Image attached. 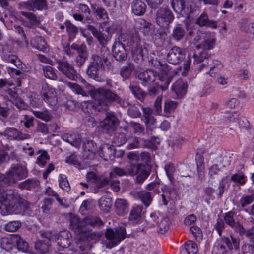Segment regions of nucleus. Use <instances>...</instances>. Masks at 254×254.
<instances>
[{"mask_svg":"<svg viewBox=\"0 0 254 254\" xmlns=\"http://www.w3.org/2000/svg\"><path fill=\"white\" fill-rule=\"evenodd\" d=\"M178 103L171 100H167L165 102L164 112L165 116L168 117L173 113L177 107Z\"/></svg>","mask_w":254,"mask_h":254,"instance_id":"4c0bfd02","label":"nucleus"},{"mask_svg":"<svg viewBox=\"0 0 254 254\" xmlns=\"http://www.w3.org/2000/svg\"><path fill=\"white\" fill-rule=\"evenodd\" d=\"M185 34V31L183 28L179 26H176L174 28L172 33V37L173 38L179 41L182 39Z\"/></svg>","mask_w":254,"mask_h":254,"instance_id":"6e6d98bb","label":"nucleus"},{"mask_svg":"<svg viewBox=\"0 0 254 254\" xmlns=\"http://www.w3.org/2000/svg\"><path fill=\"white\" fill-rule=\"evenodd\" d=\"M113 54L115 59L118 61L125 60L127 54L125 47L120 41H116L112 48Z\"/></svg>","mask_w":254,"mask_h":254,"instance_id":"b1692460","label":"nucleus"},{"mask_svg":"<svg viewBox=\"0 0 254 254\" xmlns=\"http://www.w3.org/2000/svg\"><path fill=\"white\" fill-rule=\"evenodd\" d=\"M157 73L153 70H147L140 72L138 75L139 80L142 81V84L144 86H150L149 91L151 94L155 95L160 86L156 84L158 81L157 80Z\"/></svg>","mask_w":254,"mask_h":254,"instance_id":"39448f33","label":"nucleus"},{"mask_svg":"<svg viewBox=\"0 0 254 254\" xmlns=\"http://www.w3.org/2000/svg\"><path fill=\"white\" fill-rule=\"evenodd\" d=\"M32 112L37 118H38L44 121L48 122L51 119L50 114L47 111H33Z\"/></svg>","mask_w":254,"mask_h":254,"instance_id":"4d7b16f0","label":"nucleus"},{"mask_svg":"<svg viewBox=\"0 0 254 254\" xmlns=\"http://www.w3.org/2000/svg\"><path fill=\"white\" fill-rule=\"evenodd\" d=\"M174 16L167 8H160L156 13V22L161 27H166L173 20Z\"/></svg>","mask_w":254,"mask_h":254,"instance_id":"1a4fd4ad","label":"nucleus"},{"mask_svg":"<svg viewBox=\"0 0 254 254\" xmlns=\"http://www.w3.org/2000/svg\"><path fill=\"white\" fill-rule=\"evenodd\" d=\"M97 154L105 160L109 158H114L115 156L114 146L110 144H103L98 150Z\"/></svg>","mask_w":254,"mask_h":254,"instance_id":"aec40b11","label":"nucleus"},{"mask_svg":"<svg viewBox=\"0 0 254 254\" xmlns=\"http://www.w3.org/2000/svg\"><path fill=\"white\" fill-rule=\"evenodd\" d=\"M143 207L141 206H133L130 212L129 220L133 223H137L141 218L143 213Z\"/></svg>","mask_w":254,"mask_h":254,"instance_id":"473e14b6","label":"nucleus"},{"mask_svg":"<svg viewBox=\"0 0 254 254\" xmlns=\"http://www.w3.org/2000/svg\"><path fill=\"white\" fill-rule=\"evenodd\" d=\"M38 181L35 178L28 179L20 183L19 186L21 189H30L39 185Z\"/></svg>","mask_w":254,"mask_h":254,"instance_id":"a19ab883","label":"nucleus"},{"mask_svg":"<svg viewBox=\"0 0 254 254\" xmlns=\"http://www.w3.org/2000/svg\"><path fill=\"white\" fill-rule=\"evenodd\" d=\"M93 11L100 19L103 20L108 19V14L103 8L98 6L95 7L94 8Z\"/></svg>","mask_w":254,"mask_h":254,"instance_id":"774afa93","label":"nucleus"},{"mask_svg":"<svg viewBox=\"0 0 254 254\" xmlns=\"http://www.w3.org/2000/svg\"><path fill=\"white\" fill-rule=\"evenodd\" d=\"M31 4L33 9L36 10H42L46 7L45 0H32Z\"/></svg>","mask_w":254,"mask_h":254,"instance_id":"69168bd1","label":"nucleus"},{"mask_svg":"<svg viewBox=\"0 0 254 254\" xmlns=\"http://www.w3.org/2000/svg\"><path fill=\"white\" fill-rule=\"evenodd\" d=\"M28 208L27 202L22 201L17 193L11 191L7 192L0 188V213L1 215L24 213Z\"/></svg>","mask_w":254,"mask_h":254,"instance_id":"f03ea898","label":"nucleus"},{"mask_svg":"<svg viewBox=\"0 0 254 254\" xmlns=\"http://www.w3.org/2000/svg\"><path fill=\"white\" fill-rule=\"evenodd\" d=\"M85 228H89V226H100L102 224V222L100 218L97 217H88L84 218Z\"/></svg>","mask_w":254,"mask_h":254,"instance_id":"37998d69","label":"nucleus"},{"mask_svg":"<svg viewBox=\"0 0 254 254\" xmlns=\"http://www.w3.org/2000/svg\"><path fill=\"white\" fill-rule=\"evenodd\" d=\"M2 57L5 61L13 64L18 69L23 71V68L24 65L22 64L21 61L18 58L16 55L11 54H5L2 55Z\"/></svg>","mask_w":254,"mask_h":254,"instance_id":"72a5a7b5","label":"nucleus"},{"mask_svg":"<svg viewBox=\"0 0 254 254\" xmlns=\"http://www.w3.org/2000/svg\"><path fill=\"white\" fill-rule=\"evenodd\" d=\"M140 29L143 34L147 36H152L155 30L153 26L145 20H141Z\"/></svg>","mask_w":254,"mask_h":254,"instance_id":"ea45409f","label":"nucleus"},{"mask_svg":"<svg viewBox=\"0 0 254 254\" xmlns=\"http://www.w3.org/2000/svg\"><path fill=\"white\" fill-rule=\"evenodd\" d=\"M66 31L70 39L74 38L78 32V28L69 21L65 22Z\"/></svg>","mask_w":254,"mask_h":254,"instance_id":"49530a36","label":"nucleus"},{"mask_svg":"<svg viewBox=\"0 0 254 254\" xmlns=\"http://www.w3.org/2000/svg\"><path fill=\"white\" fill-rule=\"evenodd\" d=\"M10 149L8 145L6 144L0 147V163L6 161L8 158V151Z\"/></svg>","mask_w":254,"mask_h":254,"instance_id":"5fc2aeb1","label":"nucleus"},{"mask_svg":"<svg viewBox=\"0 0 254 254\" xmlns=\"http://www.w3.org/2000/svg\"><path fill=\"white\" fill-rule=\"evenodd\" d=\"M225 222L232 227L237 228L241 234H245L248 237L252 236L254 233V229L251 230H245L244 228L239 224L236 223L233 218V213L232 212H229L225 214L224 217Z\"/></svg>","mask_w":254,"mask_h":254,"instance_id":"6ab92c4d","label":"nucleus"},{"mask_svg":"<svg viewBox=\"0 0 254 254\" xmlns=\"http://www.w3.org/2000/svg\"><path fill=\"white\" fill-rule=\"evenodd\" d=\"M145 4L140 0H134L131 3L132 12L137 16L143 15L146 11Z\"/></svg>","mask_w":254,"mask_h":254,"instance_id":"c756f323","label":"nucleus"},{"mask_svg":"<svg viewBox=\"0 0 254 254\" xmlns=\"http://www.w3.org/2000/svg\"><path fill=\"white\" fill-rule=\"evenodd\" d=\"M202 36H205L201 44L196 45L198 49L203 48L206 50H211L214 48L216 43V38L214 34L207 33L202 34Z\"/></svg>","mask_w":254,"mask_h":254,"instance_id":"4be33fe9","label":"nucleus"},{"mask_svg":"<svg viewBox=\"0 0 254 254\" xmlns=\"http://www.w3.org/2000/svg\"><path fill=\"white\" fill-rule=\"evenodd\" d=\"M2 134L9 140H22L29 139L31 137L30 134L19 132L14 128H7Z\"/></svg>","mask_w":254,"mask_h":254,"instance_id":"f3484780","label":"nucleus"},{"mask_svg":"<svg viewBox=\"0 0 254 254\" xmlns=\"http://www.w3.org/2000/svg\"><path fill=\"white\" fill-rule=\"evenodd\" d=\"M129 89L134 96L138 99L141 100L143 97L144 92L141 90L137 83L131 82L129 85Z\"/></svg>","mask_w":254,"mask_h":254,"instance_id":"79ce46f5","label":"nucleus"},{"mask_svg":"<svg viewBox=\"0 0 254 254\" xmlns=\"http://www.w3.org/2000/svg\"><path fill=\"white\" fill-rule=\"evenodd\" d=\"M26 168L20 165H12L7 172L10 184L22 179L27 176Z\"/></svg>","mask_w":254,"mask_h":254,"instance_id":"6e6552de","label":"nucleus"},{"mask_svg":"<svg viewBox=\"0 0 254 254\" xmlns=\"http://www.w3.org/2000/svg\"><path fill=\"white\" fill-rule=\"evenodd\" d=\"M130 43L132 51L140 54L141 56L147 53V50L145 47L144 49L142 48L140 38L138 33H133L130 36Z\"/></svg>","mask_w":254,"mask_h":254,"instance_id":"412c9836","label":"nucleus"},{"mask_svg":"<svg viewBox=\"0 0 254 254\" xmlns=\"http://www.w3.org/2000/svg\"><path fill=\"white\" fill-rule=\"evenodd\" d=\"M133 69L134 67L130 64L124 66L121 70V75L125 79L127 78L131 75Z\"/></svg>","mask_w":254,"mask_h":254,"instance_id":"bf43d9fd","label":"nucleus"},{"mask_svg":"<svg viewBox=\"0 0 254 254\" xmlns=\"http://www.w3.org/2000/svg\"><path fill=\"white\" fill-rule=\"evenodd\" d=\"M7 98L9 101L11 102L18 108L24 110L27 108V105L23 100L18 97L15 92L10 90L8 91Z\"/></svg>","mask_w":254,"mask_h":254,"instance_id":"cd10ccee","label":"nucleus"},{"mask_svg":"<svg viewBox=\"0 0 254 254\" xmlns=\"http://www.w3.org/2000/svg\"><path fill=\"white\" fill-rule=\"evenodd\" d=\"M119 121L114 114L111 112H107L104 120L100 123V127L108 133L114 132Z\"/></svg>","mask_w":254,"mask_h":254,"instance_id":"9d476101","label":"nucleus"},{"mask_svg":"<svg viewBox=\"0 0 254 254\" xmlns=\"http://www.w3.org/2000/svg\"><path fill=\"white\" fill-rule=\"evenodd\" d=\"M138 196L142 203L148 206L151 202L152 197L150 192L145 190L141 191L138 193Z\"/></svg>","mask_w":254,"mask_h":254,"instance_id":"a18cd8bd","label":"nucleus"},{"mask_svg":"<svg viewBox=\"0 0 254 254\" xmlns=\"http://www.w3.org/2000/svg\"><path fill=\"white\" fill-rule=\"evenodd\" d=\"M116 212L119 215H122L128 212V204L124 199H117L115 202Z\"/></svg>","mask_w":254,"mask_h":254,"instance_id":"2f4dec72","label":"nucleus"},{"mask_svg":"<svg viewBox=\"0 0 254 254\" xmlns=\"http://www.w3.org/2000/svg\"><path fill=\"white\" fill-rule=\"evenodd\" d=\"M191 63V54L190 53L183 64V71L181 74L182 76H186L188 74L190 68Z\"/></svg>","mask_w":254,"mask_h":254,"instance_id":"3c124183","label":"nucleus"},{"mask_svg":"<svg viewBox=\"0 0 254 254\" xmlns=\"http://www.w3.org/2000/svg\"><path fill=\"white\" fill-rule=\"evenodd\" d=\"M58 181L59 186L62 189L66 191H68L70 190V187L69 184L65 175L60 174Z\"/></svg>","mask_w":254,"mask_h":254,"instance_id":"de8ad7c7","label":"nucleus"},{"mask_svg":"<svg viewBox=\"0 0 254 254\" xmlns=\"http://www.w3.org/2000/svg\"><path fill=\"white\" fill-rule=\"evenodd\" d=\"M106 237L110 241L107 244V247L111 248L118 245L126 237V230L124 227H120L114 232L111 229L107 230L105 233Z\"/></svg>","mask_w":254,"mask_h":254,"instance_id":"0eeeda50","label":"nucleus"},{"mask_svg":"<svg viewBox=\"0 0 254 254\" xmlns=\"http://www.w3.org/2000/svg\"><path fill=\"white\" fill-rule=\"evenodd\" d=\"M149 168L145 165L138 164L137 165H130L126 167V171L116 167L111 173L116 176H127L128 175L133 176L136 175V181L138 183L143 182L149 175Z\"/></svg>","mask_w":254,"mask_h":254,"instance_id":"7ed1b4c3","label":"nucleus"},{"mask_svg":"<svg viewBox=\"0 0 254 254\" xmlns=\"http://www.w3.org/2000/svg\"><path fill=\"white\" fill-rule=\"evenodd\" d=\"M185 249L188 254H197L198 248L195 243L189 241L185 244Z\"/></svg>","mask_w":254,"mask_h":254,"instance_id":"8fccbe9b","label":"nucleus"},{"mask_svg":"<svg viewBox=\"0 0 254 254\" xmlns=\"http://www.w3.org/2000/svg\"><path fill=\"white\" fill-rule=\"evenodd\" d=\"M254 201V196L253 195H245L242 196L239 201V203L242 208L251 204Z\"/></svg>","mask_w":254,"mask_h":254,"instance_id":"e2e57ef3","label":"nucleus"},{"mask_svg":"<svg viewBox=\"0 0 254 254\" xmlns=\"http://www.w3.org/2000/svg\"><path fill=\"white\" fill-rule=\"evenodd\" d=\"M70 223V227L76 232L78 233H85L89 231L90 228H85L84 219L81 220L72 213H69L67 216Z\"/></svg>","mask_w":254,"mask_h":254,"instance_id":"ddd939ff","label":"nucleus"},{"mask_svg":"<svg viewBox=\"0 0 254 254\" xmlns=\"http://www.w3.org/2000/svg\"><path fill=\"white\" fill-rule=\"evenodd\" d=\"M186 49L177 46L173 47L167 55L168 62L173 64L180 63L185 58Z\"/></svg>","mask_w":254,"mask_h":254,"instance_id":"9b49d317","label":"nucleus"},{"mask_svg":"<svg viewBox=\"0 0 254 254\" xmlns=\"http://www.w3.org/2000/svg\"><path fill=\"white\" fill-rule=\"evenodd\" d=\"M50 245L48 242L38 241L35 243V248L38 254H47L49 251Z\"/></svg>","mask_w":254,"mask_h":254,"instance_id":"e433bc0d","label":"nucleus"},{"mask_svg":"<svg viewBox=\"0 0 254 254\" xmlns=\"http://www.w3.org/2000/svg\"><path fill=\"white\" fill-rule=\"evenodd\" d=\"M239 27L241 31L254 34V22H250L248 19H243L239 23Z\"/></svg>","mask_w":254,"mask_h":254,"instance_id":"f704fd0d","label":"nucleus"},{"mask_svg":"<svg viewBox=\"0 0 254 254\" xmlns=\"http://www.w3.org/2000/svg\"><path fill=\"white\" fill-rule=\"evenodd\" d=\"M87 29L91 32L93 36L97 39L101 44H105L111 38V35L110 34H107L102 33L100 31H98V30L93 26L88 25Z\"/></svg>","mask_w":254,"mask_h":254,"instance_id":"a878e982","label":"nucleus"},{"mask_svg":"<svg viewBox=\"0 0 254 254\" xmlns=\"http://www.w3.org/2000/svg\"><path fill=\"white\" fill-rule=\"evenodd\" d=\"M58 69L70 80H75L77 77V73L73 66L67 62L59 61Z\"/></svg>","mask_w":254,"mask_h":254,"instance_id":"dca6fc26","label":"nucleus"},{"mask_svg":"<svg viewBox=\"0 0 254 254\" xmlns=\"http://www.w3.org/2000/svg\"><path fill=\"white\" fill-rule=\"evenodd\" d=\"M43 100L50 106H54L57 103L55 90L48 84H43L41 91Z\"/></svg>","mask_w":254,"mask_h":254,"instance_id":"4468645a","label":"nucleus"},{"mask_svg":"<svg viewBox=\"0 0 254 254\" xmlns=\"http://www.w3.org/2000/svg\"><path fill=\"white\" fill-rule=\"evenodd\" d=\"M49 158V156L48 155L46 151H41V154L37 158L36 163L39 166L43 167L46 164L47 161L48 160Z\"/></svg>","mask_w":254,"mask_h":254,"instance_id":"864d4df0","label":"nucleus"},{"mask_svg":"<svg viewBox=\"0 0 254 254\" xmlns=\"http://www.w3.org/2000/svg\"><path fill=\"white\" fill-rule=\"evenodd\" d=\"M67 85L77 94L83 96H87L88 94H90L91 96L97 100L98 104L101 105L108 106L113 101L119 102L120 100L118 96L110 90L104 88L95 89L85 81H84V85L86 91L83 90L80 85L75 83L68 82Z\"/></svg>","mask_w":254,"mask_h":254,"instance_id":"f257e3e1","label":"nucleus"},{"mask_svg":"<svg viewBox=\"0 0 254 254\" xmlns=\"http://www.w3.org/2000/svg\"><path fill=\"white\" fill-rule=\"evenodd\" d=\"M143 116L141 120L145 123L147 128L152 131L156 127V121L152 115V110L149 107H142Z\"/></svg>","mask_w":254,"mask_h":254,"instance_id":"a211bd4d","label":"nucleus"},{"mask_svg":"<svg viewBox=\"0 0 254 254\" xmlns=\"http://www.w3.org/2000/svg\"><path fill=\"white\" fill-rule=\"evenodd\" d=\"M43 73L47 78L55 80L57 78V75L54 69L50 66H46L43 67Z\"/></svg>","mask_w":254,"mask_h":254,"instance_id":"09e8293b","label":"nucleus"},{"mask_svg":"<svg viewBox=\"0 0 254 254\" xmlns=\"http://www.w3.org/2000/svg\"><path fill=\"white\" fill-rule=\"evenodd\" d=\"M165 170L166 175L171 183H173L175 180L174 173L176 171V168L172 164H169L165 166Z\"/></svg>","mask_w":254,"mask_h":254,"instance_id":"603ef678","label":"nucleus"},{"mask_svg":"<svg viewBox=\"0 0 254 254\" xmlns=\"http://www.w3.org/2000/svg\"><path fill=\"white\" fill-rule=\"evenodd\" d=\"M83 156L88 159H92L97 153L96 144L93 141H86L83 146Z\"/></svg>","mask_w":254,"mask_h":254,"instance_id":"5701e85b","label":"nucleus"},{"mask_svg":"<svg viewBox=\"0 0 254 254\" xmlns=\"http://www.w3.org/2000/svg\"><path fill=\"white\" fill-rule=\"evenodd\" d=\"M61 137L64 141L75 147H78L81 141L80 135L76 133H64L61 135Z\"/></svg>","mask_w":254,"mask_h":254,"instance_id":"7c9ffc66","label":"nucleus"},{"mask_svg":"<svg viewBox=\"0 0 254 254\" xmlns=\"http://www.w3.org/2000/svg\"><path fill=\"white\" fill-rule=\"evenodd\" d=\"M112 206V200L109 197H102L99 200V206L100 209L108 212Z\"/></svg>","mask_w":254,"mask_h":254,"instance_id":"58836bf2","label":"nucleus"},{"mask_svg":"<svg viewBox=\"0 0 254 254\" xmlns=\"http://www.w3.org/2000/svg\"><path fill=\"white\" fill-rule=\"evenodd\" d=\"M105 60L98 55H93L92 61L87 70L89 77L96 81H100V73L102 70Z\"/></svg>","mask_w":254,"mask_h":254,"instance_id":"423d86ee","label":"nucleus"},{"mask_svg":"<svg viewBox=\"0 0 254 254\" xmlns=\"http://www.w3.org/2000/svg\"><path fill=\"white\" fill-rule=\"evenodd\" d=\"M21 223L19 221H11L8 223L5 226V230L8 232H14L20 226Z\"/></svg>","mask_w":254,"mask_h":254,"instance_id":"0e129e2a","label":"nucleus"},{"mask_svg":"<svg viewBox=\"0 0 254 254\" xmlns=\"http://www.w3.org/2000/svg\"><path fill=\"white\" fill-rule=\"evenodd\" d=\"M154 66L158 69L159 72L158 75L159 82H157L156 84L159 85L162 90H165L167 89L171 77L176 73L172 71L167 64H161L159 61H155Z\"/></svg>","mask_w":254,"mask_h":254,"instance_id":"20e7f679","label":"nucleus"},{"mask_svg":"<svg viewBox=\"0 0 254 254\" xmlns=\"http://www.w3.org/2000/svg\"><path fill=\"white\" fill-rule=\"evenodd\" d=\"M56 241L57 243L58 250L63 251L68 248L71 244L72 237L70 233L67 231H63L56 236Z\"/></svg>","mask_w":254,"mask_h":254,"instance_id":"f8f14e48","label":"nucleus"},{"mask_svg":"<svg viewBox=\"0 0 254 254\" xmlns=\"http://www.w3.org/2000/svg\"><path fill=\"white\" fill-rule=\"evenodd\" d=\"M101 184L100 186L101 187H105L108 185H110L113 190L117 192L120 190V187L119 186V181L117 179L116 176H115L113 173H110L109 178L108 179L103 178L102 180H100Z\"/></svg>","mask_w":254,"mask_h":254,"instance_id":"393cba45","label":"nucleus"},{"mask_svg":"<svg viewBox=\"0 0 254 254\" xmlns=\"http://www.w3.org/2000/svg\"><path fill=\"white\" fill-rule=\"evenodd\" d=\"M196 23L200 26H206L213 29H216L217 22L216 21L210 20L205 13H202L196 19Z\"/></svg>","mask_w":254,"mask_h":254,"instance_id":"bb28decb","label":"nucleus"},{"mask_svg":"<svg viewBox=\"0 0 254 254\" xmlns=\"http://www.w3.org/2000/svg\"><path fill=\"white\" fill-rule=\"evenodd\" d=\"M187 88V82L179 80L173 85L172 90L175 93L178 98H181L185 94Z\"/></svg>","mask_w":254,"mask_h":254,"instance_id":"c85d7f7f","label":"nucleus"},{"mask_svg":"<svg viewBox=\"0 0 254 254\" xmlns=\"http://www.w3.org/2000/svg\"><path fill=\"white\" fill-rule=\"evenodd\" d=\"M194 8V5L191 2L185 1L184 6H183V10L182 11V13H181V15H188L193 11Z\"/></svg>","mask_w":254,"mask_h":254,"instance_id":"680f3d73","label":"nucleus"},{"mask_svg":"<svg viewBox=\"0 0 254 254\" xmlns=\"http://www.w3.org/2000/svg\"><path fill=\"white\" fill-rule=\"evenodd\" d=\"M184 2V0H171V5L175 12L181 14L183 10Z\"/></svg>","mask_w":254,"mask_h":254,"instance_id":"c03bdc74","label":"nucleus"},{"mask_svg":"<svg viewBox=\"0 0 254 254\" xmlns=\"http://www.w3.org/2000/svg\"><path fill=\"white\" fill-rule=\"evenodd\" d=\"M19 240V235H11L2 238L1 247L2 249L9 252H15L16 251V244Z\"/></svg>","mask_w":254,"mask_h":254,"instance_id":"2eb2a0df","label":"nucleus"},{"mask_svg":"<svg viewBox=\"0 0 254 254\" xmlns=\"http://www.w3.org/2000/svg\"><path fill=\"white\" fill-rule=\"evenodd\" d=\"M126 130H124V132H122L116 135L114 142L118 145H121L125 144L127 141V137L126 134Z\"/></svg>","mask_w":254,"mask_h":254,"instance_id":"052dcab7","label":"nucleus"},{"mask_svg":"<svg viewBox=\"0 0 254 254\" xmlns=\"http://www.w3.org/2000/svg\"><path fill=\"white\" fill-rule=\"evenodd\" d=\"M227 253L225 247L219 243H215L212 251V254H227Z\"/></svg>","mask_w":254,"mask_h":254,"instance_id":"338daca9","label":"nucleus"},{"mask_svg":"<svg viewBox=\"0 0 254 254\" xmlns=\"http://www.w3.org/2000/svg\"><path fill=\"white\" fill-rule=\"evenodd\" d=\"M16 247V250H19L23 252H27L29 249V245L25 240L19 236V240L17 241Z\"/></svg>","mask_w":254,"mask_h":254,"instance_id":"13d9d810","label":"nucleus"},{"mask_svg":"<svg viewBox=\"0 0 254 254\" xmlns=\"http://www.w3.org/2000/svg\"><path fill=\"white\" fill-rule=\"evenodd\" d=\"M32 43L33 46L40 51L46 52L49 50L47 43L42 37H36V39L33 40Z\"/></svg>","mask_w":254,"mask_h":254,"instance_id":"c9c22d12","label":"nucleus"}]
</instances>
